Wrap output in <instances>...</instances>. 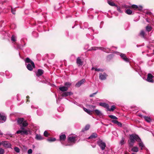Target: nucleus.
<instances>
[{"mask_svg":"<svg viewBox=\"0 0 154 154\" xmlns=\"http://www.w3.org/2000/svg\"><path fill=\"white\" fill-rule=\"evenodd\" d=\"M121 58L125 61L127 62H129V60L125 54L121 53L120 55Z\"/></svg>","mask_w":154,"mask_h":154,"instance_id":"12","label":"nucleus"},{"mask_svg":"<svg viewBox=\"0 0 154 154\" xmlns=\"http://www.w3.org/2000/svg\"><path fill=\"white\" fill-rule=\"evenodd\" d=\"M4 151V150L3 149L0 148V154H3Z\"/></svg>","mask_w":154,"mask_h":154,"instance_id":"50","label":"nucleus"},{"mask_svg":"<svg viewBox=\"0 0 154 154\" xmlns=\"http://www.w3.org/2000/svg\"><path fill=\"white\" fill-rule=\"evenodd\" d=\"M117 7V10L119 13H122L123 12L124 9L122 8V5L120 6H116Z\"/></svg>","mask_w":154,"mask_h":154,"instance_id":"18","label":"nucleus"},{"mask_svg":"<svg viewBox=\"0 0 154 154\" xmlns=\"http://www.w3.org/2000/svg\"><path fill=\"white\" fill-rule=\"evenodd\" d=\"M131 151L133 152H137L138 151V148L137 147H134L132 148Z\"/></svg>","mask_w":154,"mask_h":154,"instance_id":"31","label":"nucleus"},{"mask_svg":"<svg viewBox=\"0 0 154 154\" xmlns=\"http://www.w3.org/2000/svg\"><path fill=\"white\" fill-rule=\"evenodd\" d=\"M89 29L91 30V32H94V30L92 29V27H90L88 29Z\"/></svg>","mask_w":154,"mask_h":154,"instance_id":"57","label":"nucleus"},{"mask_svg":"<svg viewBox=\"0 0 154 154\" xmlns=\"http://www.w3.org/2000/svg\"><path fill=\"white\" fill-rule=\"evenodd\" d=\"M6 120V116L3 114L0 113V123H3Z\"/></svg>","mask_w":154,"mask_h":154,"instance_id":"10","label":"nucleus"},{"mask_svg":"<svg viewBox=\"0 0 154 154\" xmlns=\"http://www.w3.org/2000/svg\"><path fill=\"white\" fill-rule=\"evenodd\" d=\"M100 106L103 107L107 109L109 106L108 104L105 103H99Z\"/></svg>","mask_w":154,"mask_h":154,"instance_id":"17","label":"nucleus"},{"mask_svg":"<svg viewBox=\"0 0 154 154\" xmlns=\"http://www.w3.org/2000/svg\"><path fill=\"white\" fill-rule=\"evenodd\" d=\"M125 13L128 15H131L132 13V11L129 9H127L125 11Z\"/></svg>","mask_w":154,"mask_h":154,"instance_id":"35","label":"nucleus"},{"mask_svg":"<svg viewBox=\"0 0 154 154\" xmlns=\"http://www.w3.org/2000/svg\"><path fill=\"white\" fill-rule=\"evenodd\" d=\"M32 151L31 149H29L27 152V153L28 154H31L32 153Z\"/></svg>","mask_w":154,"mask_h":154,"instance_id":"51","label":"nucleus"},{"mask_svg":"<svg viewBox=\"0 0 154 154\" xmlns=\"http://www.w3.org/2000/svg\"><path fill=\"white\" fill-rule=\"evenodd\" d=\"M153 78H154V76H153L151 74L148 73L147 75V79L146 80L148 82L153 83L154 82Z\"/></svg>","mask_w":154,"mask_h":154,"instance_id":"9","label":"nucleus"},{"mask_svg":"<svg viewBox=\"0 0 154 154\" xmlns=\"http://www.w3.org/2000/svg\"><path fill=\"white\" fill-rule=\"evenodd\" d=\"M2 144L6 148H11V144L8 141H2Z\"/></svg>","mask_w":154,"mask_h":154,"instance_id":"8","label":"nucleus"},{"mask_svg":"<svg viewBox=\"0 0 154 154\" xmlns=\"http://www.w3.org/2000/svg\"><path fill=\"white\" fill-rule=\"evenodd\" d=\"M37 114L39 116H41L43 114V112L41 109H38L37 110Z\"/></svg>","mask_w":154,"mask_h":154,"instance_id":"36","label":"nucleus"},{"mask_svg":"<svg viewBox=\"0 0 154 154\" xmlns=\"http://www.w3.org/2000/svg\"><path fill=\"white\" fill-rule=\"evenodd\" d=\"M115 109V106L114 105H112L111 106L110 108H109V107L107 109V111H113Z\"/></svg>","mask_w":154,"mask_h":154,"instance_id":"29","label":"nucleus"},{"mask_svg":"<svg viewBox=\"0 0 154 154\" xmlns=\"http://www.w3.org/2000/svg\"><path fill=\"white\" fill-rule=\"evenodd\" d=\"M95 70L96 71H100V72H103V70L102 69H99V68H96L95 69Z\"/></svg>","mask_w":154,"mask_h":154,"instance_id":"47","label":"nucleus"},{"mask_svg":"<svg viewBox=\"0 0 154 154\" xmlns=\"http://www.w3.org/2000/svg\"><path fill=\"white\" fill-rule=\"evenodd\" d=\"M146 152V154H150L148 150L145 147V152Z\"/></svg>","mask_w":154,"mask_h":154,"instance_id":"53","label":"nucleus"},{"mask_svg":"<svg viewBox=\"0 0 154 154\" xmlns=\"http://www.w3.org/2000/svg\"><path fill=\"white\" fill-rule=\"evenodd\" d=\"M59 89L60 91L63 92L66 91L68 89L67 87L65 86L60 87H59Z\"/></svg>","mask_w":154,"mask_h":154,"instance_id":"21","label":"nucleus"},{"mask_svg":"<svg viewBox=\"0 0 154 154\" xmlns=\"http://www.w3.org/2000/svg\"><path fill=\"white\" fill-rule=\"evenodd\" d=\"M107 3L110 6H116V5L114 3H113V2L110 1H109L108 0Z\"/></svg>","mask_w":154,"mask_h":154,"instance_id":"37","label":"nucleus"},{"mask_svg":"<svg viewBox=\"0 0 154 154\" xmlns=\"http://www.w3.org/2000/svg\"><path fill=\"white\" fill-rule=\"evenodd\" d=\"M146 14H147L149 15H151L152 14V13L150 11L148 10H146L145 9V16Z\"/></svg>","mask_w":154,"mask_h":154,"instance_id":"30","label":"nucleus"},{"mask_svg":"<svg viewBox=\"0 0 154 154\" xmlns=\"http://www.w3.org/2000/svg\"><path fill=\"white\" fill-rule=\"evenodd\" d=\"M145 130H146L148 131V128H145Z\"/></svg>","mask_w":154,"mask_h":154,"instance_id":"64","label":"nucleus"},{"mask_svg":"<svg viewBox=\"0 0 154 154\" xmlns=\"http://www.w3.org/2000/svg\"><path fill=\"white\" fill-rule=\"evenodd\" d=\"M100 49L101 50H102L103 51L109 53L110 52V50L109 49H106V48H102V47H94L91 48L90 49V50H96L97 49Z\"/></svg>","mask_w":154,"mask_h":154,"instance_id":"5","label":"nucleus"},{"mask_svg":"<svg viewBox=\"0 0 154 154\" xmlns=\"http://www.w3.org/2000/svg\"><path fill=\"white\" fill-rule=\"evenodd\" d=\"M24 121V120L23 118L19 119L17 120V122L20 126V125Z\"/></svg>","mask_w":154,"mask_h":154,"instance_id":"25","label":"nucleus"},{"mask_svg":"<svg viewBox=\"0 0 154 154\" xmlns=\"http://www.w3.org/2000/svg\"><path fill=\"white\" fill-rule=\"evenodd\" d=\"M66 136L65 134H62L60 136V139L61 141H63L65 140Z\"/></svg>","mask_w":154,"mask_h":154,"instance_id":"22","label":"nucleus"},{"mask_svg":"<svg viewBox=\"0 0 154 154\" xmlns=\"http://www.w3.org/2000/svg\"><path fill=\"white\" fill-rule=\"evenodd\" d=\"M143 8L141 6H138V8H137V10H138L139 11H141L142 10Z\"/></svg>","mask_w":154,"mask_h":154,"instance_id":"52","label":"nucleus"},{"mask_svg":"<svg viewBox=\"0 0 154 154\" xmlns=\"http://www.w3.org/2000/svg\"><path fill=\"white\" fill-rule=\"evenodd\" d=\"M145 28L146 31L148 32H149L152 30V27L151 26L148 25Z\"/></svg>","mask_w":154,"mask_h":154,"instance_id":"24","label":"nucleus"},{"mask_svg":"<svg viewBox=\"0 0 154 154\" xmlns=\"http://www.w3.org/2000/svg\"><path fill=\"white\" fill-rule=\"evenodd\" d=\"M139 74L140 75V76L142 77L143 78V79H144V75H143L142 76H141L140 75V74L139 73Z\"/></svg>","mask_w":154,"mask_h":154,"instance_id":"61","label":"nucleus"},{"mask_svg":"<svg viewBox=\"0 0 154 154\" xmlns=\"http://www.w3.org/2000/svg\"><path fill=\"white\" fill-rule=\"evenodd\" d=\"M44 135L46 137H48L49 136V134L48 132L47 131H45L44 132Z\"/></svg>","mask_w":154,"mask_h":154,"instance_id":"45","label":"nucleus"},{"mask_svg":"<svg viewBox=\"0 0 154 154\" xmlns=\"http://www.w3.org/2000/svg\"><path fill=\"white\" fill-rule=\"evenodd\" d=\"M2 79L1 78H0V83H2Z\"/></svg>","mask_w":154,"mask_h":154,"instance_id":"63","label":"nucleus"},{"mask_svg":"<svg viewBox=\"0 0 154 154\" xmlns=\"http://www.w3.org/2000/svg\"><path fill=\"white\" fill-rule=\"evenodd\" d=\"M131 7L134 9L135 10H137L138 6L137 5H133L131 6Z\"/></svg>","mask_w":154,"mask_h":154,"instance_id":"42","label":"nucleus"},{"mask_svg":"<svg viewBox=\"0 0 154 154\" xmlns=\"http://www.w3.org/2000/svg\"><path fill=\"white\" fill-rule=\"evenodd\" d=\"M85 81V79H83L82 80L78 82L75 85V86L77 87H79L83 84Z\"/></svg>","mask_w":154,"mask_h":154,"instance_id":"13","label":"nucleus"},{"mask_svg":"<svg viewBox=\"0 0 154 154\" xmlns=\"http://www.w3.org/2000/svg\"><path fill=\"white\" fill-rule=\"evenodd\" d=\"M97 137V134L96 133H93L90 137L88 138V139H91L92 138H94Z\"/></svg>","mask_w":154,"mask_h":154,"instance_id":"23","label":"nucleus"},{"mask_svg":"<svg viewBox=\"0 0 154 154\" xmlns=\"http://www.w3.org/2000/svg\"><path fill=\"white\" fill-rule=\"evenodd\" d=\"M64 85L65 87H67L68 89V88L71 86V83L69 82H66L65 83Z\"/></svg>","mask_w":154,"mask_h":154,"instance_id":"41","label":"nucleus"},{"mask_svg":"<svg viewBox=\"0 0 154 154\" xmlns=\"http://www.w3.org/2000/svg\"><path fill=\"white\" fill-rule=\"evenodd\" d=\"M118 122V121H117L116 120H112V122L113 123H115V124H117V122Z\"/></svg>","mask_w":154,"mask_h":154,"instance_id":"56","label":"nucleus"},{"mask_svg":"<svg viewBox=\"0 0 154 154\" xmlns=\"http://www.w3.org/2000/svg\"><path fill=\"white\" fill-rule=\"evenodd\" d=\"M35 139L37 140H41L43 139L40 134H36L35 137Z\"/></svg>","mask_w":154,"mask_h":154,"instance_id":"20","label":"nucleus"},{"mask_svg":"<svg viewBox=\"0 0 154 154\" xmlns=\"http://www.w3.org/2000/svg\"><path fill=\"white\" fill-rule=\"evenodd\" d=\"M98 92V91L90 95L89 96L90 97H94V96L96 95Z\"/></svg>","mask_w":154,"mask_h":154,"instance_id":"49","label":"nucleus"},{"mask_svg":"<svg viewBox=\"0 0 154 154\" xmlns=\"http://www.w3.org/2000/svg\"><path fill=\"white\" fill-rule=\"evenodd\" d=\"M129 139L130 140H128V142L130 147H132L135 141H137L138 143L139 146L141 148V149H142L143 147V144L138 135L132 134L130 135Z\"/></svg>","mask_w":154,"mask_h":154,"instance_id":"1","label":"nucleus"},{"mask_svg":"<svg viewBox=\"0 0 154 154\" xmlns=\"http://www.w3.org/2000/svg\"><path fill=\"white\" fill-rule=\"evenodd\" d=\"M69 143L75 144L77 139V137L75 135H69L67 137Z\"/></svg>","mask_w":154,"mask_h":154,"instance_id":"3","label":"nucleus"},{"mask_svg":"<svg viewBox=\"0 0 154 154\" xmlns=\"http://www.w3.org/2000/svg\"><path fill=\"white\" fill-rule=\"evenodd\" d=\"M5 74L6 76H7L8 78H9L11 77V74H10L9 72L8 71H6L5 72Z\"/></svg>","mask_w":154,"mask_h":154,"instance_id":"33","label":"nucleus"},{"mask_svg":"<svg viewBox=\"0 0 154 154\" xmlns=\"http://www.w3.org/2000/svg\"><path fill=\"white\" fill-rule=\"evenodd\" d=\"M139 116H140V117H143L144 118V116H142V115H141V114H140V115H139Z\"/></svg>","mask_w":154,"mask_h":154,"instance_id":"60","label":"nucleus"},{"mask_svg":"<svg viewBox=\"0 0 154 154\" xmlns=\"http://www.w3.org/2000/svg\"><path fill=\"white\" fill-rule=\"evenodd\" d=\"M83 109L88 114L90 115L91 114L92 111L89 109H88L85 108H83Z\"/></svg>","mask_w":154,"mask_h":154,"instance_id":"32","label":"nucleus"},{"mask_svg":"<svg viewBox=\"0 0 154 154\" xmlns=\"http://www.w3.org/2000/svg\"><path fill=\"white\" fill-rule=\"evenodd\" d=\"M14 150L17 153H19L20 152V149L17 147H15L14 148Z\"/></svg>","mask_w":154,"mask_h":154,"instance_id":"40","label":"nucleus"},{"mask_svg":"<svg viewBox=\"0 0 154 154\" xmlns=\"http://www.w3.org/2000/svg\"><path fill=\"white\" fill-rule=\"evenodd\" d=\"M97 144L102 150L105 149L106 147V143L103 140L100 139H99L97 141Z\"/></svg>","mask_w":154,"mask_h":154,"instance_id":"4","label":"nucleus"},{"mask_svg":"<svg viewBox=\"0 0 154 154\" xmlns=\"http://www.w3.org/2000/svg\"><path fill=\"white\" fill-rule=\"evenodd\" d=\"M84 26L85 28H87L88 26V24L87 23H85L84 24Z\"/></svg>","mask_w":154,"mask_h":154,"instance_id":"55","label":"nucleus"},{"mask_svg":"<svg viewBox=\"0 0 154 154\" xmlns=\"http://www.w3.org/2000/svg\"><path fill=\"white\" fill-rule=\"evenodd\" d=\"M131 8V6L126 5H122V8H123L124 9L126 8Z\"/></svg>","mask_w":154,"mask_h":154,"instance_id":"27","label":"nucleus"},{"mask_svg":"<svg viewBox=\"0 0 154 154\" xmlns=\"http://www.w3.org/2000/svg\"><path fill=\"white\" fill-rule=\"evenodd\" d=\"M124 138H123L122 139V140L120 141V144L121 145H122L124 144Z\"/></svg>","mask_w":154,"mask_h":154,"instance_id":"48","label":"nucleus"},{"mask_svg":"<svg viewBox=\"0 0 154 154\" xmlns=\"http://www.w3.org/2000/svg\"><path fill=\"white\" fill-rule=\"evenodd\" d=\"M28 125V123L27 121L24 120L21 124L20 125V129L17 131L16 134H20L21 135H28L29 131L24 128V127L27 126Z\"/></svg>","mask_w":154,"mask_h":154,"instance_id":"2","label":"nucleus"},{"mask_svg":"<svg viewBox=\"0 0 154 154\" xmlns=\"http://www.w3.org/2000/svg\"><path fill=\"white\" fill-rule=\"evenodd\" d=\"M94 111L95 114L99 116H103V114L99 110L96 109L94 110Z\"/></svg>","mask_w":154,"mask_h":154,"instance_id":"16","label":"nucleus"},{"mask_svg":"<svg viewBox=\"0 0 154 154\" xmlns=\"http://www.w3.org/2000/svg\"><path fill=\"white\" fill-rule=\"evenodd\" d=\"M26 65L27 68L29 71H32L33 68H35V65L33 61H32L31 63H30L26 64Z\"/></svg>","mask_w":154,"mask_h":154,"instance_id":"7","label":"nucleus"},{"mask_svg":"<svg viewBox=\"0 0 154 154\" xmlns=\"http://www.w3.org/2000/svg\"><path fill=\"white\" fill-rule=\"evenodd\" d=\"M109 118H111L112 119H118L115 116H114L112 115H109Z\"/></svg>","mask_w":154,"mask_h":154,"instance_id":"43","label":"nucleus"},{"mask_svg":"<svg viewBox=\"0 0 154 154\" xmlns=\"http://www.w3.org/2000/svg\"><path fill=\"white\" fill-rule=\"evenodd\" d=\"M145 121L148 123H150L152 121V119L150 116H145Z\"/></svg>","mask_w":154,"mask_h":154,"instance_id":"19","label":"nucleus"},{"mask_svg":"<svg viewBox=\"0 0 154 154\" xmlns=\"http://www.w3.org/2000/svg\"><path fill=\"white\" fill-rule=\"evenodd\" d=\"M145 18L146 21L149 23H151L150 19L149 18L146 17L145 16Z\"/></svg>","mask_w":154,"mask_h":154,"instance_id":"44","label":"nucleus"},{"mask_svg":"<svg viewBox=\"0 0 154 154\" xmlns=\"http://www.w3.org/2000/svg\"><path fill=\"white\" fill-rule=\"evenodd\" d=\"M90 126L89 125H86L85 126V128L82 129V132H84L85 131L88 130L90 128Z\"/></svg>","mask_w":154,"mask_h":154,"instance_id":"26","label":"nucleus"},{"mask_svg":"<svg viewBox=\"0 0 154 154\" xmlns=\"http://www.w3.org/2000/svg\"><path fill=\"white\" fill-rule=\"evenodd\" d=\"M116 124L120 127L122 126V124L120 122H119L118 121L117 122Z\"/></svg>","mask_w":154,"mask_h":154,"instance_id":"54","label":"nucleus"},{"mask_svg":"<svg viewBox=\"0 0 154 154\" xmlns=\"http://www.w3.org/2000/svg\"><path fill=\"white\" fill-rule=\"evenodd\" d=\"M107 76V75L105 73H100L99 74V77L100 79L103 80H105Z\"/></svg>","mask_w":154,"mask_h":154,"instance_id":"11","label":"nucleus"},{"mask_svg":"<svg viewBox=\"0 0 154 154\" xmlns=\"http://www.w3.org/2000/svg\"><path fill=\"white\" fill-rule=\"evenodd\" d=\"M105 152H107V151H106V150H105V152H104L103 153V154H108L107 153H105Z\"/></svg>","mask_w":154,"mask_h":154,"instance_id":"62","label":"nucleus"},{"mask_svg":"<svg viewBox=\"0 0 154 154\" xmlns=\"http://www.w3.org/2000/svg\"><path fill=\"white\" fill-rule=\"evenodd\" d=\"M11 40L13 42H15L16 41V38L13 35L11 37Z\"/></svg>","mask_w":154,"mask_h":154,"instance_id":"46","label":"nucleus"},{"mask_svg":"<svg viewBox=\"0 0 154 154\" xmlns=\"http://www.w3.org/2000/svg\"><path fill=\"white\" fill-rule=\"evenodd\" d=\"M47 140L48 141L52 142H54L56 140V139L55 138H48L47 139Z\"/></svg>","mask_w":154,"mask_h":154,"instance_id":"38","label":"nucleus"},{"mask_svg":"<svg viewBox=\"0 0 154 154\" xmlns=\"http://www.w3.org/2000/svg\"><path fill=\"white\" fill-rule=\"evenodd\" d=\"M73 103L75 104L76 105H77L79 106H81V105L80 104H77V103L76 102H73Z\"/></svg>","mask_w":154,"mask_h":154,"instance_id":"59","label":"nucleus"},{"mask_svg":"<svg viewBox=\"0 0 154 154\" xmlns=\"http://www.w3.org/2000/svg\"><path fill=\"white\" fill-rule=\"evenodd\" d=\"M17 45V48H16L15 47H14V48L16 49H22L23 48V46L22 45H19L18 44H16Z\"/></svg>","mask_w":154,"mask_h":154,"instance_id":"28","label":"nucleus"},{"mask_svg":"<svg viewBox=\"0 0 154 154\" xmlns=\"http://www.w3.org/2000/svg\"><path fill=\"white\" fill-rule=\"evenodd\" d=\"M11 11L13 14H15V11H14L12 8H11Z\"/></svg>","mask_w":154,"mask_h":154,"instance_id":"58","label":"nucleus"},{"mask_svg":"<svg viewBox=\"0 0 154 154\" xmlns=\"http://www.w3.org/2000/svg\"><path fill=\"white\" fill-rule=\"evenodd\" d=\"M84 58L83 57H80L77 58L76 63L78 66H82L83 64Z\"/></svg>","mask_w":154,"mask_h":154,"instance_id":"6","label":"nucleus"},{"mask_svg":"<svg viewBox=\"0 0 154 154\" xmlns=\"http://www.w3.org/2000/svg\"><path fill=\"white\" fill-rule=\"evenodd\" d=\"M44 71L42 69H38L37 72L36 73V75L39 77V76L41 75L44 73Z\"/></svg>","mask_w":154,"mask_h":154,"instance_id":"14","label":"nucleus"},{"mask_svg":"<svg viewBox=\"0 0 154 154\" xmlns=\"http://www.w3.org/2000/svg\"><path fill=\"white\" fill-rule=\"evenodd\" d=\"M32 61L29 58H26L25 60V62L26 63H31Z\"/></svg>","mask_w":154,"mask_h":154,"instance_id":"39","label":"nucleus"},{"mask_svg":"<svg viewBox=\"0 0 154 154\" xmlns=\"http://www.w3.org/2000/svg\"><path fill=\"white\" fill-rule=\"evenodd\" d=\"M72 94V93L71 92H66L63 93L62 94L63 97H66L68 96H70Z\"/></svg>","mask_w":154,"mask_h":154,"instance_id":"15","label":"nucleus"},{"mask_svg":"<svg viewBox=\"0 0 154 154\" xmlns=\"http://www.w3.org/2000/svg\"><path fill=\"white\" fill-rule=\"evenodd\" d=\"M139 35L143 38H144V30H141L140 33Z\"/></svg>","mask_w":154,"mask_h":154,"instance_id":"34","label":"nucleus"}]
</instances>
